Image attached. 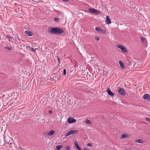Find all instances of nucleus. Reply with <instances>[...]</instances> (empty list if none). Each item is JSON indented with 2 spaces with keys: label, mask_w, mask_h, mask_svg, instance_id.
<instances>
[{
  "label": "nucleus",
  "mask_w": 150,
  "mask_h": 150,
  "mask_svg": "<svg viewBox=\"0 0 150 150\" xmlns=\"http://www.w3.org/2000/svg\"><path fill=\"white\" fill-rule=\"evenodd\" d=\"M25 33L28 36H31L33 35L32 33L28 30L26 31L25 32Z\"/></svg>",
  "instance_id": "obj_10"
},
{
  "label": "nucleus",
  "mask_w": 150,
  "mask_h": 150,
  "mask_svg": "<svg viewBox=\"0 0 150 150\" xmlns=\"http://www.w3.org/2000/svg\"><path fill=\"white\" fill-rule=\"evenodd\" d=\"M66 69H64V70H63V73L62 74L63 75H64V76H65L66 75Z\"/></svg>",
  "instance_id": "obj_21"
},
{
  "label": "nucleus",
  "mask_w": 150,
  "mask_h": 150,
  "mask_svg": "<svg viewBox=\"0 0 150 150\" xmlns=\"http://www.w3.org/2000/svg\"><path fill=\"white\" fill-rule=\"evenodd\" d=\"M68 123L69 124H71L76 121V120L75 119L70 117H69L67 119Z\"/></svg>",
  "instance_id": "obj_6"
},
{
  "label": "nucleus",
  "mask_w": 150,
  "mask_h": 150,
  "mask_svg": "<svg viewBox=\"0 0 150 150\" xmlns=\"http://www.w3.org/2000/svg\"><path fill=\"white\" fill-rule=\"evenodd\" d=\"M119 63L120 65L121 68L122 69H123L125 67L124 63L121 61H119Z\"/></svg>",
  "instance_id": "obj_12"
},
{
  "label": "nucleus",
  "mask_w": 150,
  "mask_h": 150,
  "mask_svg": "<svg viewBox=\"0 0 150 150\" xmlns=\"http://www.w3.org/2000/svg\"><path fill=\"white\" fill-rule=\"evenodd\" d=\"M63 147V146L62 145L57 146H56V150H60Z\"/></svg>",
  "instance_id": "obj_13"
},
{
  "label": "nucleus",
  "mask_w": 150,
  "mask_h": 150,
  "mask_svg": "<svg viewBox=\"0 0 150 150\" xmlns=\"http://www.w3.org/2000/svg\"><path fill=\"white\" fill-rule=\"evenodd\" d=\"M74 144L75 146L78 150H81V149L80 147L78 142L76 141L74 142Z\"/></svg>",
  "instance_id": "obj_11"
},
{
  "label": "nucleus",
  "mask_w": 150,
  "mask_h": 150,
  "mask_svg": "<svg viewBox=\"0 0 150 150\" xmlns=\"http://www.w3.org/2000/svg\"><path fill=\"white\" fill-rule=\"evenodd\" d=\"M88 11L92 13L95 14H98L100 13L99 11L93 8H89L88 9Z\"/></svg>",
  "instance_id": "obj_3"
},
{
  "label": "nucleus",
  "mask_w": 150,
  "mask_h": 150,
  "mask_svg": "<svg viewBox=\"0 0 150 150\" xmlns=\"http://www.w3.org/2000/svg\"><path fill=\"white\" fill-rule=\"evenodd\" d=\"M145 119L147 121L150 122V118H149L147 117H146L145 118Z\"/></svg>",
  "instance_id": "obj_24"
},
{
  "label": "nucleus",
  "mask_w": 150,
  "mask_h": 150,
  "mask_svg": "<svg viewBox=\"0 0 150 150\" xmlns=\"http://www.w3.org/2000/svg\"><path fill=\"white\" fill-rule=\"evenodd\" d=\"M128 137V135L126 134H122L121 136V138L122 139Z\"/></svg>",
  "instance_id": "obj_14"
},
{
  "label": "nucleus",
  "mask_w": 150,
  "mask_h": 150,
  "mask_svg": "<svg viewBox=\"0 0 150 150\" xmlns=\"http://www.w3.org/2000/svg\"><path fill=\"white\" fill-rule=\"evenodd\" d=\"M87 145L88 146H90V147H92V144L91 143H88L87 144Z\"/></svg>",
  "instance_id": "obj_27"
},
{
  "label": "nucleus",
  "mask_w": 150,
  "mask_h": 150,
  "mask_svg": "<svg viewBox=\"0 0 150 150\" xmlns=\"http://www.w3.org/2000/svg\"><path fill=\"white\" fill-rule=\"evenodd\" d=\"M85 122L86 123H87L88 124H91L92 123V122H91L90 120H88V119H87L86 120Z\"/></svg>",
  "instance_id": "obj_20"
},
{
  "label": "nucleus",
  "mask_w": 150,
  "mask_h": 150,
  "mask_svg": "<svg viewBox=\"0 0 150 150\" xmlns=\"http://www.w3.org/2000/svg\"><path fill=\"white\" fill-rule=\"evenodd\" d=\"M49 112V113H50V114H52V111L51 110H50Z\"/></svg>",
  "instance_id": "obj_32"
},
{
  "label": "nucleus",
  "mask_w": 150,
  "mask_h": 150,
  "mask_svg": "<svg viewBox=\"0 0 150 150\" xmlns=\"http://www.w3.org/2000/svg\"><path fill=\"white\" fill-rule=\"evenodd\" d=\"M96 30L98 32L105 34V31L99 27H96L95 28Z\"/></svg>",
  "instance_id": "obj_5"
},
{
  "label": "nucleus",
  "mask_w": 150,
  "mask_h": 150,
  "mask_svg": "<svg viewBox=\"0 0 150 150\" xmlns=\"http://www.w3.org/2000/svg\"><path fill=\"white\" fill-rule=\"evenodd\" d=\"M72 134V133H71V130L69 131V132H68L67 133V134H65V136L66 137H67L71 134Z\"/></svg>",
  "instance_id": "obj_19"
},
{
  "label": "nucleus",
  "mask_w": 150,
  "mask_h": 150,
  "mask_svg": "<svg viewBox=\"0 0 150 150\" xmlns=\"http://www.w3.org/2000/svg\"><path fill=\"white\" fill-rule=\"evenodd\" d=\"M117 91L118 93L122 96H125L126 94L125 91L123 88L118 87Z\"/></svg>",
  "instance_id": "obj_2"
},
{
  "label": "nucleus",
  "mask_w": 150,
  "mask_h": 150,
  "mask_svg": "<svg viewBox=\"0 0 150 150\" xmlns=\"http://www.w3.org/2000/svg\"><path fill=\"white\" fill-rule=\"evenodd\" d=\"M72 134H77L78 132L77 130H71Z\"/></svg>",
  "instance_id": "obj_18"
},
{
  "label": "nucleus",
  "mask_w": 150,
  "mask_h": 150,
  "mask_svg": "<svg viewBox=\"0 0 150 150\" xmlns=\"http://www.w3.org/2000/svg\"><path fill=\"white\" fill-rule=\"evenodd\" d=\"M117 48L120 49L122 51L124 52L127 53V49L124 46L121 45H118L117 46Z\"/></svg>",
  "instance_id": "obj_4"
},
{
  "label": "nucleus",
  "mask_w": 150,
  "mask_h": 150,
  "mask_svg": "<svg viewBox=\"0 0 150 150\" xmlns=\"http://www.w3.org/2000/svg\"><path fill=\"white\" fill-rule=\"evenodd\" d=\"M70 149V147L69 146H66L65 148V149H66V150H69Z\"/></svg>",
  "instance_id": "obj_23"
},
{
  "label": "nucleus",
  "mask_w": 150,
  "mask_h": 150,
  "mask_svg": "<svg viewBox=\"0 0 150 150\" xmlns=\"http://www.w3.org/2000/svg\"><path fill=\"white\" fill-rule=\"evenodd\" d=\"M144 99H147L148 100H150V96L148 94H145L143 97Z\"/></svg>",
  "instance_id": "obj_8"
},
{
  "label": "nucleus",
  "mask_w": 150,
  "mask_h": 150,
  "mask_svg": "<svg viewBox=\"0 0 150 150\" xmlns=\"http://www.w3.org/2000/svg\"><path fill=\"white\" fill-rule=\"evenodd\" d=\"M141 41H142V42H144V40H145V39H144V38L143 37H141Z\"/></svg>",
  "instance_id": "obj_26"
},
{
  "label": "nucleus",
  "mask_w": 150,
  "mask_h": 150,
  "mask_svg": "<svg viewBox=\"0 0 150 150\" xmlns=\"http://www.w3.org/2000/svg\"><path fill=\"white\" fill-rule=\"evenodd\" d=\"M48 31L51 34L58 35L64 33L63 30L58 28H50Z\"/></svg>",
  "instance_id": "obj_1"
},
{
  "label": "nucleus",
  "mask_w": 150,
  "mask_h": 150,
  "mask_svg": "<svg viewBox=\"0 0 150 150\" xmlns=\"http://www.w3.org/2000/svg\"><path fill=\"white\" fill-rule=\"evenodd\" d=\"M5 49H7L8 50H11V48L10 47H5Z\"/></svg>",
  "instance_id": "obj_28"
},
{
  "label": "nucleus",
  "mask_w": 150,
  "mask_h": 150,
  "mask_svg": "<svg viewBox=\"0 0 150 150\" xmlns=\"http://www.w3.org/2000/svg\"><path fill=\"white\" fill-rule=\"evenodd\" d=\"M84 150H87V149L86 148H85L84 149Z\"/></svg>",
  "instance_id": "obj_33"
},
{
  "label": "nucleus",
  "mask_w": 150,
  "mask_h": 150,
  "mask_svg": "<svg viewBox=\"0 0 150 150\" xmlns=\"http://www.w3.org/2000/svg\"><path fill=\"white\" fill-rule=\"evenodd\" d=\"M54 131L53 130H51L48 133V135L51 136L54 134Z\"/></svg>",
  "instance_id": "obj_17"
},
{
  "label": "nucleus",
  "mask_w": 150,
  "mask_h": 150,
  "mask_svg": "<svg viewBox=\"0 0 150 150\" xmlns=\"http://www.w3.org/2000/svg\"><path fill=\"white\" fill-rule=\"evenodd\" d=\"M54 21L55 22H58L59 21V19L57 18H54Z\"/></svg>",
  "instance_id": "obj_22"
},
{
  "label": "nucleus",
  "mask_w": 150,
  "mask_h": 150,
  "mask_svg": "<svg viewBox=\"0 0 150 150\" xmlns=\"http://www.w3.org/2000/svg\"><path fill=\"white\" fill-rule=\"evenodd\" d=\"M57 59H58V62H59V63H60V61L59 58L58 57H57Z\"/></svg>",
  "instance_id": "obj_30"
},
{
  "label": "nucleus",
  "mask_w": 150,
  "mask_h": 150,
  "mask_svg": "<svg viewBox=\"0 0 150 150\" xmlns=\"http://www.w3.org/2000/svg\"><path fill=\"white\" fill-rule=\"evenodd\" d=\"M19 148L21 149H22V148H21V147H19Z\"/></svg>",
  "instance_id": "obj_35"
},
{
  "label": "nucleus",
  "mask_w": 150,
  "mask_h": 150,
  "mask_svg": "<svg viewBox=\"0 0 150 150\" xmlns=\"http://www.w3.org/2000/svg\"><path fill=\"white\" fill-rule=\"evenodd\" d=\"M131 64H132V62H128V64L129 65H131Z\"/></svg>",
  "instance_id": "obj_31"
},
{
  "label": "nucleus",
  "mask_w": 150,
  "mask_h": 150,
  "mask_svg": "<svg viewBox=\"0 0 150 150\" xmlns=\"http://www.w3.org/2000/svg\"><path fill=\"white\" fill-rule=\"evenodd\" d=\"M28 48H29L30 50L32 52H35L36 50H37L38 49L36 48L35 50L34 48L33 47H31L30 46H29L28 47Z\"/></svg>",
  "instance_id": "obj_16"
},
{
  "label": "nucleus",
  "mask_w": 150,
  "mask_h": 150,
  "mask_svg": "<svg viewBox=\"0 0 150 150\" xmlns=\"http://www.w3.org/2000/svg\"><path fill=\"white\" fill-rule=\"evenodd\" d=\"M111 20L110 19L109 17L107 16L106 17V23L108 24H109L111 23Z\"/></svg>",
  "instance_id": "obj_9"
},
{
  "label": "nucleus",
  "mask_w": 150,
  "mask_h": 150,
  "mask_svg": "<svg viewBox=\"0 0 150 150\" xmlns=\"http://www.w3.org/2000/svg\"><path fill=\"white\" fill-rule=\"evenodd\" d=\"M95 39L97 41H98L99 40V38L97 36H95Z\"/></svg>",
  "instance_id": "obj_25"
},
{
  "label": "nucleus",
  "mask_w": 150,
  "mask_h": 150,
  "mask_svg": "<svg viewBox=\"0 0 150 150\" xmlns=\"http://www.w3.org/2000/svg\"><path fill=\"white\" fill-rule=\"evenodd\" d=\"M60 78V77L59 76V77H57V79H58H58H59V78Z\"/></svg>",
  "instance_id": "obj_34"
},
{
  "label": "nucleus",
  "mask_w": 150,
  "mask_h": 150,
  "mask_svg": "<svg viewBox=\"0 0 150 150\" xmlns=\"http://www.w3.org/2000/svg\"><path fill=\"white\" fill-rule=\"evenodd\" d=\"M135 141L137 143H139L142 144L143 143V141L142 139H139L136 140H135Z\"/></svg>",
  "instance_id": "obj_15"
},
{
  "label": "nucleus",
  "mask_w": 150,
  "mask_h": 150,
  "mask_svg": "<svg viewBox=\"0 0 150 150\" xmlns=\"http://www.w3.org/2000/svg\"><path fill=\"white\" fill-rule=\"evenodd\" d=\"M105 91L108 93L109 95L111 96H113L115 95V94L108 88H107V90Z\"/></svg>",
  "instance_id": "obj_7"
},
{
  "label": "nucleus",
  "mask_w": 150,
  "mask_h": 150,
  "mask_svg": "<svg viewBox=\"0 0 150 150\" xmlns=\"http://www.w3.org/2000/svg\"><path fill=\"white\" fill-rule=\"evenodd\" d=\"M6 38H11V37L10 36L7 35L6 36Z\"/></svg>",
  "instance_id": "obj_29"
}]
</instances>
